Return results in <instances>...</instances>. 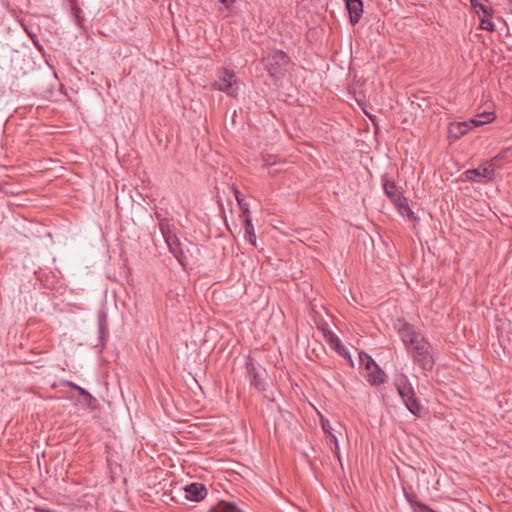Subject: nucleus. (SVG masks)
<instances>
[{"instance_id":"17","label":"nucleus","mask_w":512,"mask_h":512,"mask_svg":"<svg viewBox=\"0 0 512 512\" xmlns=\"http://www.w3.org/2000/svg\"><path fill=\"white\" fill-rule=\"evenodd\" d=\"M251 384L258 390L264 389V382L261 378L260 373L254 368H248Z\"/></svg>"},{"instance_id":"10","label":"nucleus","mask_w":512,"mask_h":512,"mask_svg":"<svg viewBox=\"0 0 512 512\" xmlns=\"http://www.w3.org/2000/svg\"><path fill=\"white\" fill-rule=\"evenodd\" d=\"M349 13L351 24L355 25L359 22L363 13V3L361 0H344Z\"/></svg>"},{"instance_id":"18","label":"nucleus","mask_w":512,"mask_h":512,"mask_svg":"<svg viewBox=\"0 0 512 512\" xmlns=\"http://www.w3.org/2000/svg\"><path fill=\"white\" fill-rule=\"evenodd\" d=\"M245 227V239L249 241L252 245H256V235L254 232V227L250 219H246L244 223Z\"/></svg>"},{"instance_id":"1","label":"nucleus","mask_w":512,"mask_h":512,"mask_svg":"<svg viewBox=\"0 0 512 512\" xmlns=\"http://www.w3.org/2000/svg\"><path fill=\"white\" fill-rule=\"evenodd\" d=\"M393 384L405 407L413 415L418 417L421 416L422 406L419 400L416 398L415 390L407 375L402 372L396 374Z\"/></svg>"},{"instance_id":"31","label":"nucleus","mask_w":512,"mask_h":512,"mask_svg":"<svg viewBox=\"0 0 512 512\" xmlns=\"http://www.w3.org/2000/svg\"><path fill=\"white\" fill-rule=\"evenodd\" d=\"M33 44L38 48L39 51H42V47L35 40L33 41Z\"/></svg>"},{"instance_id":"27","label":"nucleus","mask_w":512,"mask_h":512,"mask_svg":"<svg viewBox=\"0 0 512 512\" xmlns=\"http://www.w3.org/2000/svg\"><path fill=\"white\" fill-rule=\"evenodd\" d=\"M330 442L334 444V448H333V451L336 455H338V451H339V443H338V439L337 437L331 432L329 435H327Z\"/></svg>"},{"instance_id":"19","label":"nucleus","mask_w":512,"mask_h":512,"mask_svg":"<svg viewBox=\"0 0 512 512\" xmlns=\"http://www.w3.org/2000/svg\"><path fill=\"white\" fill-rule=\"evenodd\" d=\"M359 360H360L361 365L365 368L366 371H370L371 368L375 364H377L369 354H367L366 352H363V351L359 352Z\"/></svg>"},{"instance_id":"34","label":"nucleus","mask_w":512,"mask_h":512,"mask_svg":"<svg viewBox=\"0 0 512 512\" xmlns=\"http://www.w3.org/2000/svg\"><path fill=\"white\" fill-rule=\"evenodd\" d=\"M347 357L349 358V360H350V363H353V360H351V357H350V355H349V356H347Z\"/></svg>"},{"instance_id":"24","label":"nucleus","mask_w":512,"mask_h":512,"mask_svg":"<svg viewBox=\"0 0 512 512\" xmlns=\"http://www.w3.org/2000/svg\"><path fill=\"white\" fill-rule=\"evenodd\" d=\"M332 344L334 349L342 356H349V353L347 352L344 345L341 343V341L338 338H332Z\"/></svg>"},{"instance_id":"23","label":"nucleus","mask_w":512,"mask_h":512,"mask_svg":"<svg viewBox=\"0 0 512 512\" xmlns=\"http://www.w3.org/2000/svg\"><path fill=\"white\" fill-rule=\"evenodd\" d=\"M492 13L490 15H487V17H481L480 18V28L487 31H493L494 30V24L491 21Z\"/></svg>"},{"instance_id":"32","label":"nucleus","mask_w":512,"mask_h":512,"mask_svg":"<svg viewBox=\"0 0 512 512\" xmlns=\"http://www.w3.org/2000/svg\"><path fill=\"white\" fill-rule=\"evenodd\" d=\"M69 386L75 389V386H78V385L75 383L69 382Z\"/></svg>"},{"instance_id":"30","label":"nucleus","mask_w":512,"mask_h":512,"mask_svg":"<svg viewBox=\"0 0 512 512\" xmlns=\"http://www.w3.org/2000/svg\"><path fill=\"white\" fill-rule=\"evenodd\" d=\"M221 4H223L227 9H230L236 0H218Z\"/></svg>"},{"instance_id":"2","label":"nucleus","mask_w":512,"mask_h":512,"mask_svg":"<svg viewBox=\"0 0 512 512\" xmlns=\"http://www.w3.org/2000/svg\"><path fill=\"white\" fill-rule=\"evenodd\" d=\"M156 218L159 221V229L160 232L169 248V251L173 254V256L178 260L181 265H184L185 262V254L182 249V244L174 233V229L169 223V221L165 218H162L159 213H156Z\"/></svg>"},{"instance_id":"16","label":"nucleus","mask_w":512,"mask_h":512,"mask_svg":"<svg viewBox=\"0 0 512 512\" xmlns=\"http://www.w3.org/2000/svg\"><path fill=\"white\" fill-rule=\"evenodd\" d=\"M210 512H240L237 505L233 502L221 501L213 507Z\"/></svg>"},{"instance_id":"25","label":"nucleus","mask_w":512,"mask_h":512,"mask_svg":"<svg viewBox=\"0 0 512 512\" xmlns=\"http://www.w3.org/2000/svg\"><path fill=\"white\" fill-rule=\"evenodd\" d=\"M71 3V12L77 22L80 21V14L82 12L81 8L77 5L76 0H70Z\"/></svg>"},{"instance_id":"29","label":"nucleus","mask_w":512,"mask_h":512,"mask_svg":"<svg viewBox=\"0 0 512 512\" xmlns=\"http://www.w3.org/2000/svg\"><path fill=\"white\" fill-rule=\"evenodd\" d=\"M321 426H322L323 431L327 435H329L332 432V426H331V424H330V422L328 420H322L321 421Z\"/></svg>"},{"instance_id":"12","label":"nucleus","mask_w":512,"mask_h":512,"mask_svg":"<svg viewBox=\"0 0 512 512\" xmlns=\"http://www.w3.org/2000/svg\"><path fill=\"white\" fill-rule=\"evenodd\" d=\"M404 496H405L406 500L409 502V504L414 512H436V511L432 510L431 508H429L427 505H425L421 502H418L416 500V496L414 494L404 491Z\"/></svg>"},{"instance_id":"11","label":"nucleus","mask_w":512,"mask_h":512,"mask_svg":"<svg viewBox=\"0 0 512 512\" xmlns=\"http://www.w3.org/2000/svg\"><path fill=\"white\" fill-rule=\"evenodd\" d=\"M367 372V381L374 386L380 385L385 382V373L384 371L375 364L370 371Z\"/></svg>"},{"instance_id":"3","label":"nucleus","mask_w":512,"mask_h":512,"mask_svg":"<svg viewBox=\"0 0 512 512\" xmlns=\"http://www.w3.org/2000/svg\"><path fill=\"white\" fill-rule=\"evenodd\" d=\"M213 88L226 93L228 96H236L238 81L233 70L226 68L217 72V78L212 84Z\"/></svg>"},{"instance_id":"21","label":"nucleus","mask_w":512,"mask_h":512,"mask_svg":"<svg viewBox=\"0 0 512 512\" xmlns=\"http://www.w3.org/2000/svg\"><path fill=\"white\" fill-rule=\"evenodd\" d=\"M428 342L424 336L420 333L417 337H415L410 343H408L405 348L408 353L412 352L414 349L420 347L423 343Z\"/></svg>"},{"instance_id":"13","label":"nucleus","mask_w":512,"mask_h":512,"mask_svg":"<svg viewBox=\"0 0 512 512\" xmlns=\"http://www.w3.org/2000/svg\"><path fill=\"white\" fill-rule=\"evenodd\" d=\"M487 2L486 0H470L471 7L473 8L474 12L477 14L479 18L481 17H487V15H490L491 8L485 4Z\"/></svg>"},{"instance_id":"7","label":"nucleus","mask_w":512,"mask_h":512,"mask_svg":"<svg viewBox=\"0 0 512 512\" xmlns=\"http://www.w3.org/2000/svg\"><path fill=\"white\" fill-rule=\"evenodd\" d=\"M383 188L385 194L400 208L407 210L409 215H413L411 209L404 203L405 199L402 194L398 191L395 183L391 180L385 179L383 182Z\"/></svg>"},{"instance_id":"26","label":"nucleus","mask_w":512,"mask_h":512,"mask_svg":"<svg viewBox=\"0 0 512 512\" xmlns=\"http://www.w3.org/2000/svg\"><path fill=\"white\" fill-rule=\"evenodd\" d=\"M262 159L264 162V166H267V167L278 163L277 160L275 159V157L270 154L263 155Z\"/></svg>"},{"instance_id":"28","label":"nucleus","mask_w":512,"mask_h":512,"mask_svg":"<svg viewBox=\"0 0 512 512\" xmlns=\"http://www.w3.org/2000/svg\"><path fill=\"white\" fill-rule=\"evenodd\" d=\"M75 389L79 392V394L81 396H84L87 400H89V401L94 400L93 396L88 391H86L84 388H82L80 386H75Z\"/></svg>"},{"instance_id":"22","label":"nucleus","mask_w":512,"mask_h":512,"mask_svg":"<svg viewBox=\"0 0 512 512\" xmlns=\"http://www.w3.org/2000/svg\"><path fill=\"white\" fill-rule=\"evenodd\" d=\"M428 342L424 336L420 333L417 337H415L410 343H408L405 348L408 353L412 352L414 349L420 347L423 343Z\"/></svg>"},{"instance_id":"5","label":"nucleus","mask_w":512,"mask_h":512,"mask_svg":"<svg viewBox=\"0 0 512 512\" xmlns=\"http://www.w3.org/2000/svg\"><path fill=\"white\" fill-rule=\"evenodd\" d=\"M414 361L422 370H432L435 360L433 356L432 345L429 342L423 343L420 347L409 353Z\"/></svg>"},{"instance_id":"9","label":"nucleus","mask_w":512,"mask_h":512,"mask_svg":"<svg viewBox=\"0 0 512 512\" xmlns=\"http://www.w3.org/2000/svg\"><path fill=\"white\" fill-rule=\"evenodd\" d=\"M185 497L190 501L200 502L207 496V489L202 483H191L184 488Z\"/></svg>"},{"instance_id":"15","label":"nucleus","mask_w":512,"mask_h":512,"mask_svg":"<svg viewBox=\"0 0 512 512\" xmlns=\"http://www.w3.org/2000/svg\"><path fill=\"white\" fill-rule=\"evenodd\" d=\"M493 119H494L493 113H491V112L482 113L468 121L469 128H471V126L477 127V126H481V125L490 123L493 121Z\"/></svg>"},{"instance_id":"20","label":"nucleus","mask_w":512,"mask_h":512,"mask_svg":"<svg viewBox=\"0 0 512 512\" xmlns=\"http://www.w3.org/2000/svg\"><path fill=\"white\" fill-rule=\"evenodd\" d=\"M469 129L468 122L457 123L451 127L450 133H454L455 137L458 138L459 136L466 134Z\"/></svg>"},{"instance_id":"33","label":"nucleus","mask_w":512,"mask_h":512,"mask_svg":"<svg viewBox=\"0 0 512 512\" xmlns=\"http://www.w3.org/2000/svg\"><path fill=\"white\" fill-rule=\"evenodd\" d=\"M27 34L32 38V32H30L27 28H25Z\"/></svg>"},{"instance_id":"4","label":"nucleus","mask_w":512,"mask_h":512,"mask_svg":"<svg viewBox=\"0 0 512 512\" xmlns=\"http://www.w3.org/2000/svg\"><path fill=\"white\" fill-rule=\"evenodd\" d=\"M264 62L269 74L272 77H279L286 70L289 57L281 50H273L265 57Z\"/></svg>"},{"instance_id":"6","label":"nucleus","mask_w":512,"mask_h":512,"mask_svg":"<svg viewBox=\"0 0 512 512\" xmlns=\"http://www.w3.org/2000/svg\"><path fill=\"white\" fill-rule=\"evenodd\" d=\"M495 167L492 161H487L474 169L465 171V177L469 181L482 182L493 179Z\"/></svg>"},{"instance_id":"8","label":"nucleus","mask_w":512,"mask_h":512,"mask_svg":"<svg viewBox=\"0 0 512 512\" xmlns=\"http://www.w3.org/2000/svg\"><path fill=\"white\" fill-rule=\"evenodd\" d=\"M394 326L404 347L420 334L413 325L405 321L398 320Z\"/></svg>"},{"instance_id":"14","label":"nucleus","mask_w":512,"mask_h":512,"mask_svg":"<svg viewBox=\"0 0 512 512\" xmlns=\"http://www.w3.org/2000/svg\"><path fill=\"white\" fill-rule=\"evenodd\" d=\"M493 119H494L493 113H491V112L482 113L468 121L469 128H471V126L477 127V126H481V125L490 123L493 121Z\"/></svg>"}]
</instances>
